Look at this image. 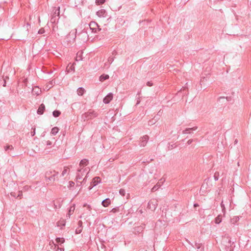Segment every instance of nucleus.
<instances>
[{"mask_svg":"<svg viewBox=\"0 0 251 251\" xmlns=\"http://www.w3.org/2000/svg\"><path fill=\"white\" fill-rule=\"evenodd\" d=\"M98 116L97 112L94 110L89 111L82 115V118L84 121L93 119Z\"/></svg>","mask_w":251,"mask_h":251,"instance_id":"obj_1","label":"nucleus"},{"mask_svg":"<svg viewBox=\"0 0 251 251\" xmlns=\"http://www.w3.org/2000/svg\"><path fill=\"white\" fill-rule=\"evenodd\" d=\"M158 205V201L156 199H151L149 202L148 205V208L151 209V211H154Z\"/></svg>","mask_w":251,"mask_h":251,"instance_id":"obj_2","label":"nucleus"},{"mask_svg":"<svg viewBox=\"0 0 251 251\" xmlns=\"http://www.w3.org/2000/svg\"><path fill=\"white\" fill-rule=\"evenodd\" d=\"M87 170V168H85L84 169L83 168L78 169L76 176V179L78 180L82 179V176L84 175V173H85Z\"/></svg>","mask_w":251,"mask_h":251,"instance_id":"obj_3","label":"nucleus"},{"mask_svg":"<svg viewBox=\"0 0 251 251\" xmlns=\"http://www.w3.org/2000/svg\"><path fill=\"white\" fill-rule=\"evenodd\" d=\"M89 27L90 29L92 30V31L93 32H97V29L99 27L98 24L94 21L91 22L89 25Z\"/></svg>","mask_w":251,"mask_h":251,"instance_id":"obj_4","label":"nucleus"},{"mask_svg":"<svg viewBox=\"0 0 251 251\" xmlns=\"http://www.w3.org/2000/svg\"><path fill=\"white\" fill-rule=\"evenodd\" d=\"M59 174V173L58 172L55 171V170H53V174L50 176H49L47 178H46V180L47 181H54L56 179V178H57V176Z\"/></svg>","mask_w":251,"mask_h":251,"instance_id":"obj_5","label":"nucleus"},{"mask_svg":"<svg viewBox=\"0 0 251 251\" xmlns=\"http://www.w3.org/2000/svg\"><path fill=\"white\" fill-rule=\"evenodd\" d=\"M113 95L111 93L107 94L103 99V101L105 104L109 103L110 101L113 99Z\"/></svg>","mask_w":251,"mask_h":251,"instance_id":"obj_6","label":"nucleus"},{"mask_svg":"<svg viewBox=\"0 0 251 251\" xmlns=\"http://www.w3.org/2000/svg\"><path fill=\"white\" fill-rule=\"evenodd\" d=\"M148 140L149 136L148 135L143 136L141 138L140 146L141 147H145L146 145Z\"/></svg>","mask_w":251,"mask_h":251,"instance_id":"obj_7","label":"nucleus"},{"mask_svg":"<svg viewBox=\"0 0 251 251\" xmlns=\"http://www.w3.org/2000/svg\"><path fill=\"white\" fill-rule=\"evenodd\" d=\"M230 100V97H220L218 99V101L222 104H226V102Z\"/></svg>","mask_w":251,"mask_h":251,"instance_id":"obj_8","label":"nucleus"},{"mask_svg":"<svg viewBox=\"0 0 251 251\" xmlns=\"http://www.w3.org/2000/svg\"><path fill=\"white\" fill-rule=\"evenodd\" d=\"M97 15L99 17H106L107 16V12L104 9H100L97 12Z\"/></svg>","mask_w":251,"mask_h":251,"instance_id":"obj_9","label":"nucleus"},{"mask_svg":"<svg viewBox=\"0 0 251 251\" xmlns=\"http://www.w3.org/2000/svg\"><path fill=\"white\" fill-rule=\"evenodd\" d=\"M45 110V106L44 104L42 103L39 106V107L37 111V113L38 114L42 115L44 113Z\"/></svg>","mask_w":251,"mask_h":251,"instance_id":"obj_10","label":"nucleus"},{"mask_svg":"<svg viewBox=\"0 0 251 251\" xmlns=\"http://www.w3.org/2000/svg\"><path fill=\"white\" fill-rule=\"evenodd\" d=\"M111 203V200L109 198H106L101 202V204L103 206L107 207Z\"/></svg>","mask_w":251,"mask_h":251,"instance_id":"obj_11","label":"nucleus"},{"mask_svg":"<svg viewBox=\"0 0 251 251\" xmlns=\"http://www.w3.org/2000/svg\"><path fill=\"white\" fill-rule=\"evenodd\" d=\"M60 14V7L58 6L56 8H54L53 10V14L52 16H55L56 17L59 18Z\"/></svg>","mask_w":251,"mask_h":251,"instance_id":"obj_12","label":"nucleus"},{"mask_svg":"<svg viewBox=\"0 0 251 251\" xmlns=\"http://www.w3.org/2000/svg\"><path fill=\"white\" fill-rule=\"evenodd\" d=\"M100 182V179L99 177H95L93 179L91 183L93 184V186H96Z\"/></svg>","mask_w":251,"mask_h":251,"instance_id":"obj_13","label":"nucleus"},{"mask_svg":"<svg viewBox=\"0 0 251 251\" xmlns=\"http://www.w3.org/2000/svg\"><path fill=\"white\" fill-rule=\"evenodd\" d=\"M82 60V51H79L76 53V56L75 58V60L76 61H80Z\"/></svg>","mask_w":251,"mask_h":251,"instance_id":"obj_14","label":"nucleus"},{"mask_svg":"<svg viewBox=\"0 0 251 251\" xmlns=\"http://www.w3.org/2000/svg\"><path fill=\"white\" fill-rule=\"evenodd\" d=\"M198 128L197 126H194L192 128H187L182 131L183 134L190 133L191 130H196Z\"/></svg>","mask_w":251,"mask_h":251,"instance_id":"obj_15","label":"nucleus"},{"mask_svg":"<svg viewBox=\"0 0 251 251\" xmlns=\"http://www.w3.org/2000/svg\"><path fill=\"white\" fill-rule=\"evenodd\" d=\"M209 76H202L201 77V80H200V84L201 85V87L202 88V85L205 84V82L207 81V80L209 79Z\"/></svg>","mask_w":251,"mask_h":251,"instance_id":"obj_16","label":"nucleus"},{"mask_svg":"<svg viewBox=\"0 0 251 251\" xmlns=\"http://www.w3.org/2000/svg\"><path fill=\"white\" fill-rule=\"evenodd\" d=\"M88 164V160L86 159H82L79 163V166L80 167L87 166Z\"/></svg>","mask_w":251,"mask_h":251,"instance_id":"obj_17","label":"nucleus"},{"mask_svg":"<svg viewBox=\"0 0 251 251\" xmlns=\"http://www.w3.org/2000/svg\"><path fill=\"white\" fill-rule=\"evenodd\" d=\"M85 92V89L82 87H79L77 90V93L79 96H82Z\"/></svg>","mask_w":251,"mask_h":251,"instance_id":"obj_18","label":"nucleus"},{"mask_svg":"<svg viewBox=\"0 0 251 251\" xmlns=\"http://www.w3.org/2000/svg\"><path fill=\"white\" fill-rule=\"evenodd\" d=\"M74 210H75V205L70 207V208L69 210V211H68V213L67 215V217H68L69 218H70V216L73 213Z\"/></svg>","mask_w":251,"mask_h":251,"instance_id":"obj_19","label":"nucleus"},{"mask_svg":"<svg viewBox=\"0 0 251 251\" xmlns=\"http://www.w3.org/2000/svg\"><path fill=\"white\" fill-rule=\"evenodd\" d=\"M109 77V76L108 75L103 74L100 76V81H103L108 79Z\"/></svg>","mask_w":251,"mask_h":251,"instance_id":"obj_20","label":"nucleus"},{"mask_svg":"<svg viewBox=\"0 0 251 251\" xmlns=\"http://www.w3.org/2000/svg\"><path fill=\"white\" fill-rule=\"evenodd\" d=\"M53 174V170L47 171L45 174V178H47L49 176H50Z\"/></svg>","mask_w":251,"mask_h":251,"instance_id":"obj_21","label":"nucleus"},{"mask_svg":"<svg viewBox=\"0 0 251 251\" xmlns=\"http://www.w3.org/2000/svg\"><path fill=\"white\" fill-rule=\"evenodd\" d=\"M58 131H59V128L57 127H54L51 129V133L52 135H55L58 133Z\"/></svg>","mask_w":251,"mask_h":251,"instance_id":"obj_22","label":"nucleus"},{"mask_svg":"<svg viewBox=\"0 0 251 251\" xmlns=\"http://www.w3.org/2000/svg\"><path fill=\"white\" fill-rule=\"evenodd\" d=\"M57 226H61V228H62L63 226H65V221L64 220H60L58 221L57 223Z\"/></svg>","mask_w":251,"mask_h":251,"instance_id":"obj_23","label":"nucleus"},{"mask_svg":"<svg viewBox=\"0 0 251 251\" xmlns=\"http://www.w3.org/2000/svg\"><path fill=\"white\" fill-rule=\"evenodd\" d=\"M222 222V216L221 215H219L215 220V223L217 224H220Z\"/></svg>","mask_w":251,"mask_h":251,"instance_id":"obj_24","label":"nucleus"},{"mask_svg":"<svg viewBox=\"0 0 251 251\" xmlns=\"http://www.w3.org/2000/svg\"><path fill=\"white\" fill-rule=\"evenodd\" d=\"M8 78V77H6L4 78L3 76L1 80H0V84H2L3 87L6 86V78Z\"/></svg>","mask_w":251,"mask_h":251,"instance_id":"obj_25","label":"nucleus"},{"mask_svg":"<svg viewBox=\"0 0 251 251\" xmlns=\"http://www.w3.org/2000/svg\"><path fill=\"white\" fill-rule=\"evenodd\" d=\"M60 114L61 112L59 110H55L52 112L53 116L55 118L59 117Z\"/></svg>","mask_w":251,"mask_h":251,"instance_id":"obj_26","label":"nucleus"},{"mask_svg":"<svg viewBox=\"0 0 251 251\" xmlns=\"http://www.w3.org/2000/svg\"><path fill=\"white\" fill-rule=\"evenodd\" d=\"M56 241L58 244H62L65 242V239L63 238H57L56 239Z\"/></svg>","mask_w":251,"mask_h":251,"instance_id":"obj_27","label":"nucleus"},{"mask_svg":"<svg viewBox=\"0 0 251 251\" xmlns=\"http://www.w3.org/2000/svg\"><path fill=\"white\" fill-rule=\"evenodd\" d=\"M160 184L157 183L155 185H154L153 186V187L151 189V191L152 192H155L160 187Z\"/></svg>","mask_w":251,"mask_h":251,"instance_id":"obj_28","label":"nucleus"},{"mask_svg":"<svg viewBox=\"0 0 251 251\" xmlns=\"http://www.w3.org/2000/svg\"><path fill=\"white\" fill-rule=\"evenodd\" d=\"M13 147L12 145H7L4 147V150L5 151H12L13 150Z\"/></svg>","mask_w":251,"mask_h":251,"instance_id":"obj_29","label":"nucleus"},{"mask_svg":"<svg viewBox=\"0 0 251 251\" xmlns=\"http://www.w3.org/2000/svg\"><path fill=\"white\" fill-rule=\"evenodd\" d=\"M59 18L56 17L55 16H52L50 19V22L52 23H55L58 20Z\"/></svg>","mask_w":251,"mask_h":251,"instance_id":"obj_30","label":"nucleus"},{"mask_svg":"<svg viewBox=\"0 0 251 251\" xmlns=\"http://www.w3.org/2000/svg\"><path fill=\"white\" fill-rule=\"evenodd\" d=\"M105 1V0H96V3L97 5H100L103 4Z\"/></svg>","mask_w":251,"mask_h":251,"instance_id":"obj_31","label":"nucleus"},{"mask_svg":"<svg viewBox=\"0 0 251 251\" xmlns=\"http://www.w3.org/2000/svg\"><path fill=\"white\" fill-rule=\"evenodd\" d=\"M119 193L120 195H121L122 196H125L126 195V192L125 189H121L119 190Z\"/></svg>","mask_w":251,"mask_h":251,"instance_id":"obj_32","label":"nucleus"},{"mask_svg":"<svg viewBox=\"0 0 251 251\" xmlns=\"http://www.w3.org/2000/svg\"><path fill=\"white\" fill-rule=\"evenodd\" d=\"M221 206L222 209V212L224 213V214H225L226 212V207L224 204L223 203V201H222V202L221 203Z\"/></svg>","mask_w":251,"mask_h":251,"instance_id":"obj_33","label":"nucleus"},{"mask_svg":"<svg viewBox=\"0 0 251 251\" xmlns=\"http://www.w3.org/2000/svg\"><path fill=\"white\" fill-rule=\"evenodd\" d=\"M75 64L74 63L73 64H71L69 69H68V72H70V71H75V67H74V65Z\"/></svg>","mask_w":251,"mask_h":251,"instance_id":"obj_34","label":"nucleus"},{"mask_svg":"<svg viewBox=\"0 0 251 251\" xmlns=\"http://www.w3.org/2000/svg\"><path fill=\"white\" fill-rule=\"evenodd\" d=\"M69 168L67 167H66L64 168V170L63 171L62 174H61L62 176H64V175L67 173V170Z\"/></svg>","mask_w":251,"mask_h":251,"instance_id":"obj_35","label":"nucleus"},{"mask_svg":"<svg viewBox=\"0 0 251 251\" xmlns=\"http://www.w3.org/2000/svg\"><path fill=\"white\" fill-rule=\"evenodd\" d=\"M119 207H116V208H113V209L111 210V212H113V213H116V212H119Z\"/></svg>","mask_w":251,"mask_h":251,"instance_id":"obj_36","label":"nucleus"},{"mask_svg":"<svg viewBox=\"0 0 251 251\" xmlns=\"http://www.w3.org/2000/svg\"><path fill=\"white\" fill-rule=\"evenodd\" d=\"M114 61V57H109L108 59V62L109 64L112 63V62Z\"/></svg>","mask_w":251,"mask_h":251,"instance_id":"obj_37","label":"nucleus"},{"mask_svg":"<svg viewBox=\"0 0 251 251\" xmlns=\"http://www.w3.org/2000/svg\"><path fill=\"white\" fill-rule=\"evenodd\" d=\"M32 129L33 130V131H31V136H33L35 134V127H34V128L32 127Z\"/></svg>","mask_w":251,"mask_h":251,"instance_id":"obj_38","label":"nucleus"},{"mask_svg":"<svg viewBox=\"0 0 251 251\" xmlns=\"http://www.w3.org/2000/svg\"><path fill=\"white\" fill-rule=\"evenodd\" d=\"M176 147V146L175 145V144H173V145H169L168 147V148L169 150H172L173 148H175Z\"/></svg>","mask_w":251,"mask_h":251,"instance_id":"obj_39","label":"nucleus"},{"mask_svg":"<svg viewBox=\"0 0 251 251\" xmlns=\"http://www.w3.org/2000/svg\"><path fill=\"white\" fill-rule=\"evenodd\" d=\"M147 85L149 87L152 86L153 85V83L151 81H148L147 82Z\"/></svg>","mask_w":251,"mask_h":251,"instance_id":"obj_40","label":"nucleus"},{"mask_svg":"<svg viewBox=\"0 0 251 251\" xmlns=\"http://www.w3.org/2000/svg\"><path fill=\"white\" fill-rule=\"evenodd\" d=\"M232 220H233L235 222H236L239 220V218L238 217H235L232 219Z\"/></svg>","mask_w":251,"mask_h":251,"instance_id":"obj_41","label":"nucleus"},{"mask_svg":"<svg viewBox=\"0 0 251 251\" xmlns=\"http://www.w3.org/2000/svg\"><path fill=\"white\" fill-rule=\"evenodd\" d=\"M75 185V183L73 181H69V186L70 187H71L72 186H74Z\"/></svg>","mask_w":251,"mask_h":251,"instance_id":"obj_42","label":"nucleus"},{"mask_svg":"<svg viewBox=\"0 0 251 251\" xmlns=\"http://www.w3.org/2000/svg\"><path fill=\"white\" fill-rule=\"evenodd\" d=\"M193 139H189L188 142H187V144L188 145H190L192 142H193Z\"/></svg>","mask_w":251,"mask_h":251,"instance_id":"obj_43","label":"nucleus"},{"mask_svg":"<svg viewBox=\"0 0 251 251\" xmlns=\"http://www.w3.org/2000/svg\"><path fill=\"white\" fill-rule=\"evenodd\" d=\"M154 124V122H153V120H152L151 121H150L149 122V124L150 125H153Z\"/></svg>","mask_w":251,"mask_h":251,"instance_id":"obj_44","label":"nucleus"},{"mask_svg":"<svg viewBox=\"0 0 251 251\" xmlns=\"http://www.w3.org/2000/svg\"><path fill=\"white\" fill-rule=\"evenodd\" d=\"M51 144H52V143H51V141H48L47 142V146H50V145H51Z\"/></svg>","mask_w":251,"mask_h":251,"instance_id":"obj_45","label":"nucleus"},{"mask_svg":"<svg viewBox=\"0 0 251 251\" xmlns=\"http://www.w3.org/2000/svg\"><path fill=\"white\" fill-rule=\"evenodd\" d=\"M195 246H196V247L197 249H200V247H201L200 244L196 243V244H195Z\"/></svg>","mask_w":251,"mask_h":251,"instance_id":"obj_46","label":"nucleus"},{"mask_svg":"<svg viewBox=\"0 0 251 251\" xmlns=\"http://www.w3.org/2000/svg\"><path fill=\"white\" fill-rule=\"evenodd\" d=\"M22 195V192L21 191L19 192V194L18 195V197H20L21 198V196Z\"/></svg>","mask_w":251,"mask_h":251,"instance_id":"obj_47","label":"nucleus"},{"mask_svg":"<svg viewBox=\"0 0 251 251\" xmlns=\"http://www.w3.org/2000/svg\"><path fill=\"white\" fill-rule=\"evenodd\" d=\"M81 232V229H80V230L76 229V231H75V232H76V234H79Z\"/></svg>","mask_w":251,"mask_h":251,"instance_id":"obj_48","label":"nucleus"},{"mask_svg":"<svg viewBox=\"0 0 251 251\" xmlns=\"http://www.w3.org/2000/svg\"><path fill=\"white\" fill-rule=\"evenodd\" d=\"M140 99L138 98V100H137V102H136V105H138L140 103Z\"/></svg>","mask_w":251,"mask_h":251,"instance_id":"obj_49","label":"nucleus"},{"mask_svg":"<svg viewBox=\"0 0 251 251\" xmlns=\"http://www.w3.org/2000/svg\"><path fill=\"white\" fill-rule=\"evenodd\" d=\"M41 92V90H39V89L38 88V91H37V92H35V94L37 95H38L39 94V92Z\"/></svg>","mask_w":251,"mask_h":251,"instance_id":"obj_50","label":"nucleus"},{"mask_svg":"<svg viewBox=\"0 0 251 251\" xmlns=\"http://www.w3.org/2000/svg\"><path fill=\"white\" fill-rule=\"evenodd\" d=\"M94 186H93V184L91 183V185L89 187V189L91 190Z\"/></svg>","mask_w":251,"mask_h":251,"instance_id":"obj_51","label":"nucleus"},{"mask_svg":"<svg viewBox=\"0 0 251 251\" xmlns=\"http://www.w3.org/2000/svg\"><path fill=\"white\" fill-rule=\"evenodd\" d=\"M88 173H87L86 176L85 177V178L83 179V180L82 182H84V181H86V177H87V175H88Z\"/></svg>","mask_w":251,"mask_h":251,"instance_id":"obj_52","label":"nucleus"},{"mask_svg":"<svg viewBox=\"0 0 251 251\" xmlns=\"http://www.w3.org/2000/svg\"><path fill=\"white\" fill-rule=\"evenodd\" d=\"M199 206V205L198 203H195V204H194V206L195 207H198V206Z\"/></svg>","mask_w":251,"mask_h":251,"instance_id":"obj_53","label":"nucleus"},{"mask_svg":"<svg viewBox=\"0 0 251 251\" xmlns=\"http://www.w3.org/2000/svg\"><path fill=\"white\" fill-rule=\"evenodd\" d=\"M238 142V140H237V139H236L234 140V144H237Z\"/></svg>","mask_w":251,"mask_h":251,"instance_id":"obj_54","label":"nucleus"},{"mask_svg":"<svg viewBox=\"0 0 251 251\" xmlns=\"http://www.w3.org/2000/svg\"><path fill=\"white\" fill-rule=\"evenodd\" d=\"M14 194H15L14 193H12H12H11V195L12 196H13V197H15V195H14Z\"/></svg>","mask_w":251,"mask_h":251,"instance_id":"obj_55","label":"nucleus"},{"mask_svg":"<svg viewBox=\"0 0 251 251\" xmlns=\"http://www.w3.org/2000/svg\"><path fill=\"white\" fill-rule=\"evenodd\" d=\"M162 113V112H161V111L160 110V111L158 112L157 115H160V114H161Z\"/></svg>","mask_w":251,"mask_h":251,"instance_id":"obj_56","label":"nucleus"},{"mask_svg":"<svg viewBox=\"0 0 251 251\" xmlns=\"http://www.w3.org/2000/svg\"><path fill=\"white\" fill-rule=\"evenodd\" d=\"M87 207H88V209L89 210H91V206H90L89 205H88Z\"/></svg>","mask_w":251,"mask_h":251,"instance_id":"obj_57","label":"nucleus"},{"mask_svg":"<svg viewBox=\"0 0 251 251\" xmlns=\"http://www.w3.org/2000/svg\"><path fill=\"white\" fill-rule=\"evenodd\" d=\"M8 153H9V154L12 156H15V155H14V154H12V153H10L9 152H8Z\"/></svg>","mask_w":251,"mask_h":251,"instance_id":"obj_58","label":"nucleus"},{"mask_svg":"<svg viewBox=\"0 0 251 251\" xmlns=\"http://www.w3.org/2000/svg\"><path fill=\"white\" fill-rule=\"evenodd\" d=\"M59 250L60 251H64V249L63 248H60Z\"/></svg>","mask_w":251,"mask_h":251,"instance_id":"obj_59","label":"nucleus"},{"mask_svg":"<svg viewBox=\"0 0 251 251\" xmlns=\"http://www.w3.org/2000/svg\"><path fill=\"white\" fill-rule=\"evenodd\" d=\"M214 178H215V180H217L218 179V177L215 176H214Z\"/></svg>","mask_w":251,"mask_h":251,"instance_id":"obj_60","label":"nucleus"},{"mask_svg":"<svg viewBox=\"0 0 251 251\" xmlns=\"http://www.w3.org/2000/svg\"><path fill=\"white\" fill-rule=\"evenodd\" d=\"M78 223H79V225H81V224H82V222H81V221H79L78 222Z\"/></svg>","mask_w":251,"mask_h":251,"instance_id":"obj_61","label":"nucleus"},{"mask_svg":"<svg viewBox=\"0 0 251 251\" xmlns=\"http://www.w3.org/2000/svg\"><path fill=\"white\" fill-rule=\"evenodd\" d=\"M54 208H56L57 205L55 203L54 204Z\"/></svg>","mask_w":251,"mask_h":251,"instance_id":"obj_62","label":"nucleus"},{"mask_svg":"<svg viewBox=\"0 0 251 251\" xmlns=\"http://www.w3.org/2000/svg\"><path fill=\"white\" fill-rule=\"evenodd\" d=\"M61 204L59 203V208H60V207H61Z\"/></svg>","mask_w":251,"mask_h":251,"instance_id":"obj_63","label":"nucleus"},{"mask_svg":"<svg viewBox=\"0 0 251 251\" xmlns=\"http://www.w3.org/2000/svg\"><path fill=\"white\" fill-rule=\"evenodd\" d=\"M156 118V119H157V118H158V117H157V116H154V118Z\"/></svg>","mask_w":251,"mask_h":251,"instance_id":"obj_64","label":"nucleus"}]
</instances>
